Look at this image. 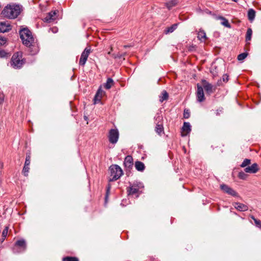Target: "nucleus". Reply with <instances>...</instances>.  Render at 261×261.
Segmentation results:
<instances>
[{"label": "nucleus", "mask_w": 261, "mask_h": 261, "mask_svg": "<svg viewBox=\"0 0 261 261\" xmlns=\"http://www.w3.org/2000/svg\"><path fill=\"white\" fill-rule=\"evenodd\" d=\"M20 37L23 44L28 47V51L31 55H35L39 51L38 44L35 39L31 32L27 28L19 31Z\"/></svg>", "instance_id": "1"}, {"label": "nucleus", "mask_w": 261, "mask_h": 261, "mask_svg": "<svg viewBox=\"0 0 261 261\" xmlns=\"http://www.w3.org/2000/svg\"><path fill=\"white\" fill-rule=\"evenodd\" d=\"M20 13V8L17 5H9L4 9L2 12L3 16L9 19L16 18Z\"/></svg>", "instance_id": "2"}, {"label": "nucleus", "mask_w": 261, "mask_h": 261, "mask_svg": "<svg viewBox=\"0 0 261 261\" xmlns=\"http://www.w3.org/2000/svg\"><path fill=\"white\" fill-rule=\"evenodd\" d=\"M25 63V60L22 58V53L17 52L12 56L10 61V65L14 69H20Z\"/></svg>", "instance_id": "3"}, {"label": "nucleus", "mask_w": 261, "mask_h": 261, "mask_svg": "<svg viewBox=\"0 0 261 261\" xmlns=\"http://www.w3.org/2000/svg\"><path fill=\"white\" fill-rule=\"evenodd\" d=\"M110 176V181H115L118 179L123 174L121 168L117 165H113L109 168Z\"/></svg>", "instance_id": "4"}, {"label": "nucleus", "mask_w": 261, "mask_h": 261, "mask_svg": "<svg viewBox=\"0 0 261 261\" xmlns=\"http://www.w3.org/2000/svg\"><path fill=\"white\" fill-rule=\"evenodd\" d=\"M143 187V184L140 182H135L133 184L130 185L127 188V192L128 195H133L137 194V197L139 196V192L140 189Z\"/></svg>", "instance_id": "5"}, {"label": "nucleus", "mask_w": 261, "mask_h": 261, "mask_svg": "<svg viewBox=\"0 0 261 261\" xmlns=\"http://www.w3.org/2000/svg\"><path fill=\"white\" fill-rule=\"evenodd\" d=\"M109 141L111 143L116 144L119 138V132L117 129H111L109 133Z\"/></svg>", "instance_id": "6"}, {"label": "nucleus", "mask_w": 261, "mask_h": 261, "mask_svg": "<svg viewBox=\"0 0 261 261\" xmlns=\"http://www.w3.org/2000/svg\"><path fill=\"white\" fill-rule=\"evenodd\" d=\"M91 52V49L89 48L86 47L82 53L81 58L79 61V64L81 66H84L87 60L88 57Z\"/></svg>", "instance_id": "7"}, {"label": "nucleus", "mask_w": 261, "mask_h": 261, "mask_svg": "<svg viewBox=\"0 0 261 261\" xmlns=\"http://www.w3.org/2000/svg\"><path fill=\"white\" fill-rule=\"evenodd\" d=\"M221 189L225 193L233 197H239L238 193L228 186L222 184L220 185Z\"/></svg>", "instance_id": "8"}, {"label": "nucleus", "mask_w": 261, "mask_h": 261, "mask_svg": "<svg viewBox=\"0 0 261 261\" xmlns=\"http://www.w3.org/2000/svg\"><path fill=\"white\" fill-rule=\"evenodd\" d=\"M197 89L196 91V97L197 100L198 102H202L203 101L205 98L204 96V92H203V88L200 86L199 84H197Z\"/></svg>", "instance_id": "9"}, {"label": "nucleus", "mask_w": 261, "mask_h": 261, "mask_svg": "<svg viewBox=\"0 0 261 261\" xmlns=\"http://www.w3.org/2000/svg\"><path fill=\"white\" fill-rule=\"evenodd\" d=\"M202 83L203 86V88L204 89L207 94L210 95L215 91V88L206 80H202Z\"/></svg>", "instance_id": "10"}, {"label": "nucleus", "mask_w": 261, "mask_h": 261, "mask_svg": "<svg viewBox=\"0 0 261 261\" xmlns=\"http://www.w3.org/2000/svg\"><path fill=\"white\" fill-rule=\"evenodd\" d=\"M31 163V156L30 154H27L25 158V161L24 165V167L22 169V173L25 176L28 175V173L30 170L29 166Z\"/></svg>", "instance_id": "11"}, {"label": "nucleus", "mask_w": 261, "mask_h": 261, "mask_svg": "<svg viewBox=\"0 0 261 261\" xmlns=\"http://www.w3.org/2000/svg\"><path fill=\"white\" fill-rule=\"evenodd\" d=\"M105 94V91H103L101 87H99L95 95V96L93 99L94 103L96 104L98 102H100L101 101V99L103 95Z\"/></svg>", "instance_id": "12"}, {"label": "nucleus", "mask_w": 261, "mask_h": 261, "mask_svg": "<svg viewBox=\"0 0 261 261\" xmlns=\"http://www.w3.org/2000/svg\"><path fill=\"white\" fill-rule=\"evenodd\" d=\"M258 165L256 163L253 164L251 166L246 167L244 171L246 173H256L259 170Z\"/></svg>", "instance_id": "13"}, {"label": "nucleus", "mask_w": 261, "mask_h": 261, "mask_svg": "<svg viewBox=\"0 0 261 261\" xmlns=\"http://www.w3.org/2000/svg\"><path fill=\"white\" fill-rule=\"evenodd\" d=\"M56 14L57 13L56 11H51L48 13L44 18V21L48 23L53 22L56 19Z\"/></svg>", "instance_id": "14"}, {"label": "nucleus", "mask_w": 261, "mask_h": 261, "mask_svg": "<svg viewBox=\"0 0 261 261\" xmlns=\"http://www.w3.org/2000/svg\"><path fill=\"white\" fill-rule=\"evenodd\" d=\"M233 205L238 211L240 212H245L248 210V207L247 205L240 202H234Z\"/></svg>", "instance_id": "15"}, {"label": "nucleus", "mask_w": 261, "mask_h": 261, "mask_svg": "<svg viewBox=\"0 0 261 261\" xmlns=\"http://www.w3.org/2000/svg\"><path fill=\"white\" fill-rule=\"evenodd\" d=\"M124 165L126 168L130 169L133 166V159L130 155H127L124 161Z\"/></svg>", "instance_id": "16"}, {"label": "nucleus", "mask_w": 261, "mask_h": 261, "mask_svg": "<svg viewBox=\"0 0 261 261\" xmlns=\"http://www.w3.org/2000/svg\"><path fill=\"white\" fill-rule=\"evenodd\" d=\"M11 30V26L5 22H0V32L5 33Z\"/></svg>", "instance_id": "17"}, {"label": "nucleus", "mask_w": 261, "mask_h": 261, "mask_svg": "<svg viewBox=\"0 0 261 261\" xmlns=\"http://www.w3.org/2000/svg\"><path fill=\"white\" fill-rule=\"evenodd\" d=\"M182 130L184 132H186L185 134H184L183 133L181 134V136L182 137L186 136L191 132V125L189 122H185L184 123L183 126L182 127Z\"/></svg>", "instance_id": "18"}, {"label": "nucleus", "mask_w": 261, "mask_h": 261, "mask_svg": "<svg viewBox=\"0 0 261 261\" xmlns=\"http://www.w3.org/2000/svg\"><path fill=\"white\" fill-rule=\"evenodd\" d=\"M15 245L20 247L22 251H24L26 250L27 245L25 241L23 239L17 241L15 243Z\"/></svg>", "instance_id": "19"}, {"label": "nucleus", "mask_w": 261, "mask_h": 261, "mask_svg": "<svg viewBox=\"0 0 261 261\" xmlns=\"http://www.w3.org/2000/svg\"><path fill=\"white\" fill-rule=\"evenodd\" d=\"M197 35V38L201 42H204L207 39L206 33L203 30L200 29Z\"/></svg>", "instance_id": "20"}, {"label": "nucleus", "mask_w": 261, "mask_h": 261, "mask_svg": "<svg viewBox=\"0 0 261 261\" xmlns=\"http://www.w3.org/2000/svg\"><path fill=\"white\" fill-rule=\"evenodd\" d=\"M255 11L253 9H249L248 11V18L249 20L251 22H252L253 20H254L255 17Z\"/></svg>", "instance_id": "21"}, {"label": "nucleus", "mask_w": 261, "mask_h": 261, "mask_svg": "<svg viewBox=\"0 0 261 261\" xmlns=\"http://www.w3.org/2000/svg\"><path fill=\"white\" fill-rule=\"evenodd\" d=\"M136 169L139 171H143L145 169L144 164L140 161H136L135 164Z\"/></svg>", "instance_id": "22"}, {"label": "nucleus", "mask_w": 261, "mask_h": 261, "mask_svg": "<svg viewBox=\"0 0 261 261\" xmlns=\"http://www.w3.org/2000/svg\"><path fill=\"white\" fill-rule=\"evenodd\" d=\"M218 19L221 20V24L227 28H230L231 25L229 23L228 20L223 16H219Z\"/></svg>", "instance_id": "23"}, {"label": "nucleus", "mask_w": 261, "mask_h": 261, "mask_svg": "<svg viewBox=\"0 0 261 261\" xmlns=\"http://www.w3.org/2000/svg\"><path fill=\"white\" fill-rule=\"evenodd\" d=\"M114 84V81L112 78H108L106 83L104 84V87L106 89H110Z\"/></svg>", "instance_id": "24"}, {"label": "nucleus", "mask_w": 261, "mask_h": 261, "mask_svg": "<svg viewBox=\"0 0 261 261\" xmlns=\"http://www.w3.org/2000/svg\"><path fill=\"white\" fill-rule=\"evenodd\" d=\"M155 131L159 135H161V134L164 131L163 123H160V124H156Z\"/></svg>", "instance_id": "25"}, {"label": "nucleus", "mask_w": 261, "mask_h": 261, "mask_svg": "<svg viewBox=\"0 0 261 261\" xmlns=\"http://www.w3.org/2000/svg\"><path fill=\"white\" fill-rule=\"evenodd\" d=\"M154 119L156 124L163 123V116L160 113H158L154 116Z\"/></svg>", "instance_id": "26"}, {"label": "nucleus", "mask_w": 261, "mask_h": 261, "mask_svg": "<svg viewBox=\"0 0 261 261\" xmlns=\"http://www.w3.org/2000/svg\"><path fill=\"white\" fill-rule=\"evenodd\" d=\"M177 24L174 23L172 24L171 27L167 28L165 31V32L166 34L172 33L177 28Z\"/></svg>", "instance_id": "27"}, {"label": "nucleus", "mask_w": 261, "mask_h": 261, "mask_svg": "<svg viewBox=\"0 0 261 261\" xmlns=\"http://www.w3.org/2000/svg\"><path fill=\"white\" fill-rule=\"evenodd\" d=\"M168 98V94L166 91H163L161 95L160 96V101L162 102L163 101L167 100Z\"/></svg>", "instance_id": "28"}, {"label": "nucleus", "mask_w": 261, "mask_h": 261, "mask_svg": "<svg viewBox=\"0 0 261 261\" xmlns=\"http://www.w3.org/2000/svg\"><path fill=\"white\" fill-rule=\"evenodd\" d=\"M252 35V30L251 28H248L247 30L246 35V41L248 42L251 40Z\"/></svg>", "instance_id": "29"}, {"label": "nucleus", "mask_w": 261, "mask_h": 261, "mask_svg": "<svg viewBox=\"0 0 261 261\" xmlns=\"http://www.w3.org/2000/svg\"><path fill=\"white\" fill-rule=\"evenodd\" d=\"M250 218L253 220L255 226L257 227L261 228V221L256 219L254 216H251Z\"/></svg>", "instance_id": "30"}, {"label": "nucleus", "mask_w": 261, "mask_h": 261, "mask_svg": "<svg viewBox=\"0 0 261 261\" xmlns=\"http://www.w3.org/2000/svg\"><path fill=\"white\" fill-rule=\"evenodd\" d=\"M62 261H79V260L76 257L66 256L63 258Z\"/></svg>", "instance_id": "31"}, {"label": "nucleus", "mask_w": 261, "mask_h": 261, "mask_svg": "<svg viewBox=\"0 0 261 261\" xmlns=\"http://www.w3.org/2000/svg\"><path fill=\"white\" fill-rule=\"evenodd\" d=\"M9 53L6 52L3 49H0V58H7L10 56Z\"/></svg>", "instance_id": "32"}, {"label": "nucleus", "mask_w": 261, "mask_h": 261, "mask_svg": "<svg viewBox=\"0 0 261 261\" xmlns=\"http://www.w3.org/2000/svg\"><path fill=\"white\" fill-rule=\"evenodd\" d=\"M251 163V160L250 159H245L240 166L242 168L246 167L247 166L249 165Z\"/></svg>", "instance_id": "33"}, {"label": "nucleus", "mask_w": 261, "mask_h": 261, "mask_svg": "<svg viewBox=\"0 0 261 261\" xmlns=\"http://www.w3.org/2000/svg\"><path fill=\"white\" fill-rule=\"evenodd\" d=\"M247 53H246L240 54L238 56L237 59L239 61H242L247 57Z\"/></svg>", "instance_id": "34"}, {"label": "nucleus", "mask_w": 261, "mask_h": 261, "mask_svg": "<svg viewBox=\"0 0 261 261\" xmlns=\"http://www.w3.org/2000/svg\"><path fill=\"white\" fill-rule=\"evenodd\" d=\"M176 4V3L175 1H171L167 3L166 6L169 9H170L172 7L175 6Z\"/></svg>", "instance_id": "35"}, {"label": "nucleus", "mask_w": 261, "mask_h": 261, "mask_svg": "<svg viewBox=\"0 0 261 261\" xmlns=\"http://www.w3.org/2000/svg\"><path fill=\"white\" fill-rule=\"evenodd\" d=\"M238 177L242 179H245L247 177V175L244 172L241 171L239 173Z\"/></svg>", "instance_id": "36"}, {"label": "nucleus", "mask_w": 261, "mask_h": 261, "mask_svg": "<svg viewBox=\"0 0 261 261\" xmlns=\"http://www.w3.org/2000/svg\"><path fill=\"white\" fill-rule=\"evenodd\" d=\"M110 188H111V187H110V185H109L108 186V187L107 188V191H106V195H105V200H106V202H107V200H108L109 195L110 191Z\"/></svg>", "instance_id": "37"}, {"label": "nucleus", "mask_w": 261, "mask_h": 261, "mask_svg": "<svg viewBox=\"0 0 261 261\" xmlns=\"http://www.w3.org/2000/svg\"><path fill=\"white\" fill-rule=\"evenodd\" d=\"M7 39L6 38L0 36V45H3L6 44Z\"/></svg>", "instance_id": "38"}, {"label": "nucleus", "mask_w": 261, "mask_h": 261, "mask_svg": "<svg viewBox=\"0 0 261 261\" xmlns=\"http://www.w3.org/2000/svg\"><path fill=\"white\" fill-rule=\"evenodd\" d=\"M190 117V112L188 110H185L184 112V117L186 119Z\"/></svg>", "instance_id": "39"}, {"label": "nucleus", "mask_w": 261, "mask_h": 261, "mask_svg": "<svg viewBox=\"0 0 261 261\" xmlns=\"http://www.w3.org/2000/svg\"><path fill=\"white\" fill-rule=\"evenodd\" d=\"M228 75L227 74H225L223 75L222 76V80L223 82H228V80H229V78H228Z\"/></svg>", "instance_id": "40"}, {"label": "nucleus", "mask_w": 261, "mask_h": 261, "mask_svg": "<svg viewBox=\"0 0 261 261\" xmlns=\"http://www.w3.org/2000/svg\"><path fill=\"white\" fill-rule=\"evenodd\" d=\"M8 229H4L3 233H2V236L3 237V239L4 240L5 238L6 237L7 234H8Z\"/></svg>", "instance_id": "41"}, {"label": "nucleus", "mask_w": 261, "mask_h": 261, "mask_svg": "<svg viewBox=\"0 0 261 261\" xmlns=\"http://www.w3.org/2000/svg\"><path fill=\"white\" fill-rule=\"evenodd\" d=\"M84 119H85V120H87L88 117H87V116H84Z\"/></svg>", "instance_id": "42"}, {"label": "nucleus", "mask_w": 261, "mask_h": 261, "mask_svg": "<svg viewBox=\"0 0 261 261\" xmlns=\"http://www.w3.org/2000/svg\"><path fill=\"white\" fill-rule=\"evenodd\" d=\"M3 101V99H0V103H1Z\"/></svg>", "instance_id": "43"}, {"label": "nucleus", "mask_w": 261, "mask_h": 261, "mask_svg": "<svg viewBox=\"0 0 261 261\" xmlns=\"http://www.w3.org/2000/svg\"><path fill=\"white\" fill-rule=\"evenodd\" d=\"M239 0H233V2H238Z\"/></svg>", "instance_id": "44"}, {"label": "nucleus", "mask_w": 261, "mask_h": 261, "mask_svg": "<svg viewBox=\"0 0 261 261\" xmlns=\"http://www.w3.org/2000/svg\"><path fill=\"white\" fill-rule=\"evenodd\" d=\"M5 228L7 229V228H8V227L6 226Z\"/></svg>", "instance_id": "45"}, {"label": "nucleus", "mask_w": 261, "mask_h": 261, "mask_svg": "<svg viewBox=\"0 0 261 261\" xmlns=\"http://www.w3.org/2000/svg\"><path fill=\"white\" fill-rule=\"evenodd\" d=\"M124 47H127V46H126V45H124Z\"/></svg>", "instance_id": "46"}]
</instances>
